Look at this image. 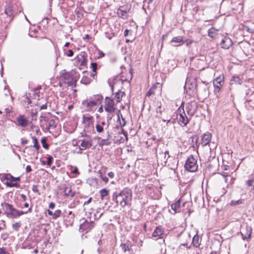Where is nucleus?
Returning <instances> with one entry per match:
<instances>
[{
	"instance_id": "obj_23",
	"label": "nucleus",
	"mask_w": 254,
	"mask_h": 254,
	"mask_svg": "<svg viewBox=\"0 0 254 254\" xmlns=\"http://www.w3.org/2000/svg\"><path fill=\"white\" fill-rule=\"evenodd\" d=\"M165 108H162L161 106V104H160L156 109V115L155 116L156 118L161 119L163 118L162 115L163 113H164Z\"/></svg>"
},
{
	"instance_id": "obj_13",
	"label": "nucleus",
	"mask_w": 254,
	"mask_h": 254,
	"mask_svg": "<svg viewBox=\"0 0 254 254\" xmlns=\"http://www.w3.org/2000/svg\"><path fill=\"white\" fill-rule=\"evenodd\" d=\"M252 233V228L251 226L247 225L245 229L241 232L243 240H247L249 241L251 238V235Z\"/></svg>"
},
{
	"instance_id": "obj_64",
	"label": "nucleus",
	"mask_w": 254,
	"mask_h": 254,
	"mask_svg": "<svg viewBox=\"0 0 254 254\" xmlns=\"http://www.w3.org/2000/svg\"><path fill=\"white\" fill-rule=\"evenodd\" d=\"M47 108V103H45L40 106V109L41 110L46 109Z\"/></svg>"
},
{
	"instance_id": "obj_17",
	"label": "nucleus",
	"mask_w": 254,
	"mask_h": 254,
	"mask_svg": "<svg viewBox=\"0 0 254 254\" xmlns=\"http://www.w3.org/2000/svg\"><path fill=\"white\" fill-rule=\"evenodd\" d=\"M212 138L210 133L207 132L203 134L201 138V144L203 146H206L209 144Z\"/></svg>"
},
{
	"instance_id": "obj_52",
	"label": "nucleus",
	"mask_w": 254,
	"mask_h": 254,
	"mask_svg": "<svg viewBox=\"0 0 254 254\" xmlns=\"http://www.w3.org/2000/svg\"><path fill=\"white\" fill-rule=\"evenodd\" d=\"M100 178L102 179V180L105 183H107L109 181L108 178L106 176H104L102 175V173H100Z\"/></svg>"
},
{
	"instance_id": "obj_47",
	"label": "nucleus",
	"mask_w": 254,
	"mask_h": 254,
	"mask_svg": "<svg viewBox=\"0 0 254 254\" xmlns=\"http://www.w3.org/2000/svg\"><path fill=\"white\" fill-rule=\"evenodd\" d=\"M21 225L19 222H16L12 224V228L15 231H18Z\"/></svg>"
},
{
	"instance_id": "obj_25",
	"label": "nucleus",
	"mask_w": 254,
	"mask_h": 254,
	"mask_svg": "<svg viewBox=\"0 0 254 254\" xmlns=\"http://www.w3.org/2000/svg\"><path fill=\"white\" fill-rule=\"evenodd\" d=\"M64 194L66 196H70L73 197L75 195V192L72 191V189L70 187H65L64 190Z\"/></svg>"
},
{
	"instance_id": "obj_59",
	"label": "nucleus",
	"mask_w": 254,
	"mask_h": 254,
	"mask_svg": "<svg viewBox=\"0 0 254 254\" xmlns=\"http://www.w3.org/2000/svg\"><path fill=\"white\" fill-rule=\"evenodd\" d=\"M254 181V179L249 180L247 182V185L249 186H252Z\"/></svg>"
},
{
	"instance_id": "obj_58",
	"label": "nucleus",
	"mask_w": 254,
	"mask_h": 254,
	"mask_svg": "<svg viewBox=\"0 0 254 254\" xmlns=\"http://www.w3.org/2000/svg\"><path fill=\"white\" fill-rule=\"evenodd\" d=\"M107 133H108V136H107V138L102 139V142L104 144H106V142L108 140L110 136L109 131H107Z\"/></svg>"
},
{
	"instance_id": "obj_16",
	"label": "nucleus",
	"mask_w": 254,
	"mask_h": 254,
	"mask_svg": "<svg viewBox=\"0 0 254 254\" xmlns=\"http://www.w3.org/2000/svg\"><path fill=\"white\" fill-rule=\"evenodd\" d=\"M94 227V224L92 220H90V222H88L85 220L84 223L80 225V228L85 231L86 232H88L91 230Z\"/></svg>"
},
{
	"instance_id": "obj_63",
	"label": "nucleus",
	"mask_w": 254,
	"mask_h": 254,
	"mask_svg": "<svg viewBox=\"0 0 254 254\" xmlns=\"http://www.w3.org/2000/svg\"><path fill=\"white\" fill-rule=\"evenodd\" d=\"M32 190L35 192H37L38 191L37 185H33L32 186Z\"/></svg>"
},
{
	"instance_id": "obj_49",
	"label": "nucleus",
	"mask_w": 254,
	"mask_h": 254,
	"mask_svg": "<svg viewBox=\"0 0 254 254\" xmlns=\"http://www.w3.org/2000/svg\"><path fill=\"white\" fill-rule=\"evenodd\" d=\"M5 227V221L3 220H0V230L4 229Z\"/></svg>"
},
{
	"instance_id": "obj_54",
	"label": "nucleus",
	"mask_w": 254,
	"mask_h": 254,
	"mask_svg": "<svg viewBox=\"0 0 254 254\" xmlns=\"http://www.w3.org/2000/svg\"><path fill=\"white\" fill-rule=\"evenodd\" d=\"M65 54L67 57H72L73 55V52L71 50H68L67 51L66 53H65Z\"/></svg>"
},
{
	"instance_id": "obj_33",
	"label": "nucleus",
	"mask_w": 254,
	"mask_h": 254,
	"mask_svg": "<svg viewBox=\"0 0 254 254\" xmlns=\"http://www.w3.org/2000/svg\"><path fill=\"white\" fill-rule=\"evenodd\" d=\"M91 100H92L95 103H96V106L98 104L101 103V101L103 99V96L101 95H94L93 97L90 98Z\"/></svg>"
},
{
	"instance_id": "obj_39",
	"label": "nucleus",
	"mask_w": 254,
	"mask_h": 254,
	"mask_svg": "<svg viewBox=\"0 0 254 254\" xmlns=\"http://www.w3.org/2000/svg\"><path fill=\"white\" fill-rule=\"evenodd\" d=\"M67 218L69 219L68 221V224L71 225L73 222L74 214L72 213L71 211H69L68 213Z\"/></svg>"
},
{
	"instance_id": "obj_46",
	"label": "nucleus",
	"mask_w": 254,
	"mask_h": 254,
	"mask_svg": "<svg viewBox=\"0 0 254 254\" xmlns=\"http://www.w3.org/2000/svg\"><path fill=\"white\" fill-rule=\"evenodd\" d=\"M71 168L72 169L71 170V173L73 174H75L76 175H79V172H78V170L77 167L76 166H71Z\"/></svg>"
},
{
	"instance_id": "obj_35",
	"label": "nucleus",
	"mask_w": 254,
	"mask_h": 254,
	"mask_svg": "<svg viewBox=\"0 0 254 254\" xmlns=\"http://www.w3.org/2000/svg\"><path fill=\"white\" fill-rule=\"evenodd\" d=\"M109 191L106 189H102L99 191L100 197L102 199L109 195Z\"/></svg>"
},
{
	"instance_id": "obj_20",
	"label": "nucleus",
	"mask_w": 254,
	"mask_h": 254,
	"mask_svg": "<svg viewBox=\"0 0 254 254\" xmlns=\"http://www.w3.org/2000/svg\"><path fill=\"white\" fill-rule=\"evenodd\" d=\"M17 121L18 123V124L22 127H25L28 125V122L23 116H20L17 117Z\"/></svg>"
},
{
	"instance_id": "obj_50",
	"label": "nucleus",
	"mask_w": 254,
	"mask_h": 254,
	"mask_svg": "<svg viewBox=\"0 0 254 254\" xmlns=\"http://www.w3.org/2000/svg\"><path fill=\"white\" fill-rule=\"evenodd\" d=\"M53 157L52 156H49L47 158V164L50 166L52 163Z\"/></svg>"
},
{
	"instance_id": "obj_4",
	"label": "nucleus",
	"mask_w": 254,
	"mask_h": 254,
	"mask_svg": "<svg viewBox=\"0 0 254 254\" xmlns=\"http://www.w3.org/2000/svg\"><path fill=\"white\" fill-rule=\"evenodd\" d=\"M82 123L84 125V130L90 133L93 132L94 131L93 117L91 116H85L84 115L82 116Z\"/></svg>"
},
{
	"instance_id": "obj_21",
	"label": "nucleus",
	"mask_w": 254,
	"mask_h": 254,
	"mask_svg": "<svg viewBox=\"0 0 254 254\" xmlns=\"http://www.w3.org/2000/svg\"><path fill=\"white\" fill-rule=\"evenodd\" d=\"M120 247L124 252H129L131 248V245L130 243L128 241L125 243H122L120 245Z\"/></svg>"
},
{
	"instance_id": "obj_28",
	"label": "nucleus",
	"mask_w": 254,
	"mask_h": 254,
	"mask_svg": "<svg viewBox=\"0 0 254 254\" xmlns=\"http://www.w3.org/2000/svg\"><path fill=\"white\" fill-rule=\"evenodd\" d=\"M222 83L213 81V85L214 87V93L215 95H217V94L219 93L222 87Z\"/></svg>"
},
{
	"instance_id": "obj_34",
	"label": "nucleus",
	"mask_w": 254,
	"mask_h": 254,
	"mask_svg": "<svg viewBox=\"0 0 254 254\" xmlns=\"http://www.w3.org/2000/svg\"><path fill=\"white\" fill-rule=\"evenodd\" d=\"M101 209L99 208L96 210L95 212H94V219L98 220L103 214V212H101Z\"/></svg>"
},
{
	"instance_id": "obj_14",
	"label": "nucleus",
	"mask_w": 254,
	"mask_h": 254,
	"mask_svg": "<svg viewBox=\"0 0 254 254\" xmlns=\"http://www.w3.org/2000/svg\"><path fill=\"white\" fill-rule=\"evenodd\" d=\"M232 45V40L227 36L222 39L220 43L221 47L224 49H228Z\"/></svg>"
},
{
	"instance_id": "obj_60",
	"label": "nucleus",
	"mask_w": 254,
	"mask_h": 254,
	"mask_svg": "<svg viewBox=\"0 0 254 254\" xmlns=\"http://www.w3.org/2000/svg\"><path fill=\"white\" fill-rule=\"evenodd\" d=\"M100 125H101L103 127V126H106V128H108L109 126L110 123L108 122V123H106L105 121H103L101 122Z\"/></svg>"
},
{
	"instance_id": "obj_43",
	"label": "nucleus",
	"mask_w": 254,
	"mask_h": 254,
	"mask_svg": "<svg viewBox=\"0 0 254 254\" xmlns=\"http://www.w3.org/2000/svg\"><path fill=\"white\" fill-rule=\"evenodd\" d=\"M224 76L222 75V76H219L218 77H217V78H216L213 81L214 82H217L218 83H222L223 84L224 83Z\"/></svg>"
},
{
	"instance_id": "obj_3",
	"label": "nucleus",
	"mask_w": 254,
	"mask_h": 254,
	"mask_svg": "<svg viewBox=\"0 0 254 254\" xmlns=\"http://www.w3.org/2000/svg\"><path fill=\"white\" fill-rule=\"evenodd\" d=\"M197 86L196 78L187 77L184 88L186 91L187 94L191 95V94H195L197 93Z\"/></svg>"
},
{
	"instance_id": "obj_9",
	"label": "nucleus",
	"mask_w": 254,
	"mask_h": 254,
	"mask_svg": "<svg viewBox=\"0 0 254 254\" xmlns=\"http://www.w3.org/2000/svg\"><path fill=\"white\" fill-rule=\"evenodd\" d=\"M130 9V7L127 5L121 6L117 9V11L118 17L124 19H127L128 18V12L129 11Z\"/></svg>"
},
{
	"instance_id": "obj_22",
	"label": "nucleus",
	"mask_w": 254,
	"mask_h": 254,
	"mask_svg": "<svg viewBox=\"0 0 254 254\" xmlns=\"http://www.w3.org/2000/svg\"><path fill=\"white\" fill-rule=\"evenodd\" d=\"M73 71L70 72H66L65 70L62 71L61 74L62 78L65 81V80H70L72 76Z\"/></svg>"
},
{
	"instance_id": "obj_30",
	"label": "nucleus",
	"mask_w": 254,
	"mask_h": 254,
	"mask_svg": "<svg viewBox=\"0 0 254 254\" xmlns=\"http://www.w3.org/2000/svg\"><path fill=\"white\" fill-rule=\"evenodd\" d=\"M48 123V125L46 126V129L49 130L50 128H55L57 125L56 124L55 121L54 119L49 118Z\"/></svg>"
},
{
	"instance_id": "obj_19",
	"label": "nucleus",
	"mask_w": 254,
	"mask_h": 254,
	"mask_svg": "<svg viewBox=\"0 0 254 254\" xmlns=\"http://www.w3.org/2000/svg\"><path fill=\"white\" fill-rule=\"evenodd\" d=\"M181 199H178L176 202L171 205V208L174 211V214L180 211L181 208Z\"/></svg>"
},
{
	"instance_id": "obj_12",
	"label": "nucleus",
	"mask_w": 254,
	"mask_h": 254,
	"mask_svg": "<svg viewBox=\"0 0 254 254\" xmlns=\"http://www.w3.org/2000/svg\"><path fill=\"white\" fill-rule=\"evenodd\" d=\"M82 106L85 111H91L93 108L96 106V103L91 100V99H87L83 100L82 102Z\"/></svg>"
},
{
	"instance_id": "obj_32",
	"label": "nucleus",
	"mask_w": 254,
	"mask_h": 254,
	"mask_svg": "<svg viewBox=\"0 0 254 254\" xmlns=\"http://www.w3.org/2000/svg\"><path fill=\"white\" fill-rule=\"evenodd\" d=\"M217 30L212 27L208 30V36L212 39H214L217 35Z\"/></svg>"
},
{
	"instance_id": "obj_40",
	"label": "nucleus",
	"mask_w": 254,
	"mask_h": 254,
	"mask_svg": "<svg viewBox=\"0 0 254 254\" xmlns=\"http://www.w3.org/2000/svg\"><path fill=\"white\" fill-rule=\"evenodd\" d=\"M79 78V74L76 73L75 71H73L72 76H71V79L73 81V82L76 83Z\"/></svg>"
},
{
	"instance_id": "obj_61",
	"label": "nucleus",
	"mask_w": 254,
	"mask_h": 254,
	"mask_svg": "<svg viewBox=\"0 0 254 254\" xmlns=\"http://www.w3.org/2000/svg\"><path fill=\"white\" fill-rule=\"evenodd\" d=\"M98 54H99L98 59H100V58L104 57V56H105V54L102 51H99Z\"/></svg>"
},
{
	"instance_id": "obj_8",
	"label": "nucleus",
	"mask_w": 254,
	"mask_h": 254,
	"mask_svg": "<svg viewBox=\"0 0 254 254\" xmlns=\"http://www.w3.org/2000/svg\"><path fill=\"white\" fill-rule=\"evenodd\" d=\"M184 104V103H182L181 106L178 109L179 110L182 107L183 112L182 113H180L178 119L179 124L182 127L186 126L190 120V118L188 117L185 113Z\"/></svg>"
},
{
	"instance_id": "obj_26",
	"label": "nucleus",
	"mask_w": 254,
	"mask_h": 254,
	"mask_svg": "<svg viewBox=\"0 0 254 254\" xmlns=\"http://www.w3.org/2000/svg\"><path fill=\"white\" fill-rule=\"evenodd\" d=\"M161 86L159 83L155 84L151 88L149 89L146 93V96L150 97L151 95L154 94L155 93V90L157 87H160Z\"/></svg>"
},
{
	"instance_id": "obj_44",
	"label": "nucleus",
	"mask_w": 254,
	"mask_h": 254,
	"mask_svg": "<svg viewBox=\"0 0 254 254\" xmlns=\"http://www.w3.org/2000/svg\"><path fill=\"white\" fill-rule=\"evenodd\" d=\"M62 213V212L60 210L58 209L57 210L54 212L53 213V219H56L58 217H60L61 214Z\"/></svg>"
},
{
	"instance_id": "obj_31",
	"label": "nucleus",
	"mask_w": 254,
	"mask_h": 254,
	"mask_svg": "<svg viewBox=\"0 0 254 254\" xmlns=\"http://www.w3.org/2000/svg\"><path fill=\"white\" fill-rule=\"evenodd\" d=\"M242 82V80L239 76H234L232 77V79H231L230 84L231 85L233 84L241 85Z\"/></svg>"
},
{
	"instance_id": "obj_36",
	"label": "nucleus",
	"mask_w": 254,
	"mask_h": 254,
	"mask_svg": "<svg viewBox=\"0 0 254 254\" xmlns=\"http://www.w3.org/2000/svg\"><path fill=\"white\" fill-rule=\"evenodd\" d=\"M161 120L164 122H166V125H168L169 123H174L175 122V119L172 120L171 116H167L166 118H162Z\"/></svg>"
},
{
	"instance_id": "obj_6",
	"label": "nucleus",
	"mask_w": 254,
	"mask_h": 254,
	"mask_svg": "<svg viewBox=\"0 0 254 254\" xmlns=\"http://www.w3.org/2000/svg\"><path fill=\"white\" fill-rule=\"evenodd\" d=\"M1 179L3 181H6L4 184L7 187L16 188L20 187V184L17 182H15L14 177L10 174H4Z\"/></svg>"
},
{
	"instance_id": "obj_37",
	"label": "nucleus",
	"mask_w": 254,
	"mask_h": 254,
	"mask_svg": "<svg viewBox=\"0 0 254 254\" xmlns=\"http://www.w3.org/2000/svg\"><path fill=\"white\" fill-rule=\"evenodd\" d=\"M91 81L92 80L90 79V78L87 76H83L80 81V82L82 84L88 85L91 82Z\"/></svg>"
},
{
	"instance_id": "obj_57",
	"label": "nucleus",
	"mask_w": 254,
	"mask_h": 254,
	"mask_svg": "<svg viewBox=\"0 0 254 254\" xmlns=\"http://www.w3.org/2000/svg\"><path fill=\"white\" fill-rule=\"evenodd\" d=\"M0 254H10L8 252L5 251L3 248H0Z\"/></svg>"
},
{
	"instance_id": "obj_15",
	"label": "nucleus",
	"mask_w": 254,
	"mask_h": 254,
	"mask_svg": "<svg viewBox=\"0 0 254 254\" xmlns=\"http://www.w3.org/2000/svg\"><path fill=\"white\" fill-rule=\"evenodd\" d=\"M16 6L15 5H12L11 4H6L5 8V12L6 14L9 17L13 16L17 13L16 11Z\"/></svg>"
},
{
	"instance_id": "obj_27",
	"label": "nucleus",
	"mask_w": 254,
	"mask_h": 254,
	"mask_svg": "<svg viewBox=\"0 0 254 254\" xmlns=\"http://www.w3.org/2000/svg\"><path fill=\"white\" fill-rule=\"evenodd\" d=\"M125 95V93L124 92H121L120 90H119L115 94V99L116 100L117 102H120L122 100V97Z\"/></svg>"
},
{
	"instance_id": "obj_18",
	"label": "nucleus",
	"mask_w": 254,
	"mask_h": 254,
	"mask_svg": "<svg viewBox=\"0 0 254 254\" xmlns=\"http://www.w3.org/2000/svg\"><path fill=\"white\" fill-rule=\"evenodd\" d=\"M163 232V230L161 228L157 227L152 233V237L155 238L156 240L160 239L162 238Z\"/></svg>"
},
{
	"instance_id": "obj_24",
	"label": "nucleus",
	"mask_w": 254,
	"mask_h": 254,
	"mask_svg": "<svg viewBox=\"0 0 254 254\" xmlns=\"http://www.w3.org/2000/svg\"><path fill=\"white\" fill-rule=\"evenodd\" d=\"M192 244L194 247L197 248L200 245V237L198 235V234H195L193 238L192 241Z\"/></svg>"
},
{
	"instance_id": "obj_5",
	"label": "nucleus",
	"mask_w": 254,
	"mask_h": 254,
	"mask_svg": "<svg viewBox=\"0 0 254 254\" xmlns=\"http://www.w3.org/2000/svg\"><path fill=\"white\" fill-rule=\"evenodd\" d=\"M185 167L186 170L194 172H195L198 168V166L196 163V160L193 157V156H190L187 160Z\"/></svg>"
},
{
	"instance_id": "obj_10",
	"label": "nucleus",
	"mask_w": 254,
	"mask_h": 254,
	"mask_svg": "<svg viewBox=\"0 0 254 254\" xmlns=\"http://www.w3.org/2000/svg\"><path fill=\"white\" fill-rule=\"evenodd\" d=\"M105 104L104 106L105 110L109 113H113L115 112L116 108L115 107V102L113 99L108 97L105 98Z\"/></svg>"
},
{
	"instance_id": "obj_51",
	"label": "nucleus",
	"mask_w": 254,
	"mask_h": 254,
	"mask_svg": "<svg viewBox=\"0 0 254 254\" xmlns=\"http://www.w3.org/2000/svg\"><path fill=\"white\" fill-rule=\"evenodd\" d=\"M87 133H90L89 132H86L85 131V130H83L82 132H81V137H85V138L88 137H91L90 135H88Z\"/></svg>"
},
{
	"instance_id": "obj_2",
	"label": "nucleus",
	"mask_w": 254,
	"mask_h": 254,
	"mask_svg": "<svg viewBox=\"0 0 254 254\" xmlns=\"http://www.w3.org/2000/svg\"><path fill=\"white\" fill-rule=\"evenodd\" d=\"M4 214L8 217L17 218L20 216L26 214L28 212L31 211V208H30L27 211H23L16 209L13 205L9 203L3 202L0 204Z\"/></svg>"
},
{
	"instance_id": "obj_1",
	"label": "nucleus",
	"mask_w": 254,
	"mask_h": 254,
	"mask_svg": "<svg viewBox=\"0 0 254 254\" xmlns=\"http://www.w3.org/2000/svg\"><path fill=\"white\" fill-rule=\"evenodd\" d=\"M132 199V191L131 189L128 187L113 193L112 200L116 203V206L120 205L122 208L130 206Z\"/></svg>"
},
{
	"instance_id": "obj_48",
	"label": "nucleus",
	"mask_w": 254,
	"mask_h": 254,
	"mask_svg": "<svg viewBox=\"0 0 254 254\" xmlns=\"http://www.w3.org/2000/svg\"><path fill=\"white\" fill-rule=\"evenodd\" d=\"M91 67L92 69V71L94 72H95L96 71V70L97 69V64L96 63H92L91 64Z\"/></svg>"
},
{
	"instance_id": "obj_53",
	"label": "nucleus",
	"mask_w": 254,
	"mask_h": 254,
	"mask_svg": "<svg viewBox=\"0 0 254 254\" xmlns=\"http://www.w3.org/2000/svg\"><path fill=\"white\" fill-rule=\"evenodd\" d=\"M68 81L66 82V83L69 86L75 85L76 84L73 81L70 79V80H68ZM65 82V81H64Z\"/></svg>"
},
{
	"instance_id": "obj_41",
	"label": "nucleus",
	"mask_w": 254,
	"mask_h": 254,
	"mask_svg": "<svg viewBox=\"0 0 254 254\" xmlns=\"http://www.w3.org/2000/svg\"><path fill=\"white\" fill-rule=\"evenodd\" d=\"M41 143L42 144L43 147L44 148L46 149H48L49 148V145L48 143H47V138L46 137L43 138L41 139Z\"/></svg>"
},
{
	"instance_id": "obj_38",
	"label": "nucleus",
	"mask_w": 254,
	"mask_h": 254,
	"mask_svg": "<svg viewBox=\"0 0 254 254\" xmlns=\"http://www.w3.org/2000/svg\"><path fill=\"white\" fill-rule=\"evenodd\" d=\"M171 42H174L177 43H184V40L183 37L181 36L173 37L171 40Z\"/></svg>"
},
{
	"instance_id": "obj_55",
	"label": "nucleus",
	"mask_w": 254,
	"mask_h": 254,
	"mask_svg": "<svg viewBox=\"0 0 254 254\" xmlns=\"http://www.w3.org/2000/svg\"><path fill=\"white\" fill-rule=\"evenodd\" d=\"M31 138L33 140V143H34L33 146H36V145H37L39 144L38 139H37V138L35 136H32Z\"/></svg>"
},
{
	"instance_id": "obj_11",
	"label": "nucleus",
	"mask_w": 254,
	"mask_h": 254,
	"mask_svg": "<svg viewBox=\"0 0 254 254\" xmlns=\"http://www.w3.org/2000/svg\"><path fill=\"white\" fill-rule=\"evenodd\" d=\"M79 141H81V143L79 145V150L80 151L89 149L92 145V139L91 137H88V138L79 140Z\"/></svg>"
},
{
	"instance_id": "obj_42",
	"label": "nucleus",
	"mask_w": 254,
	"mask_h": 254,
	"mask_svg": "<svg viewBox=\"0 0 254 254\" xmlns=\"http://www.w3.org/2000/svg\"><path fill=\"white\" fill-rule=\"evenodd\" d=\"M96 130L98 133H101L104 130L103 127L100 125V124L98 123L96 124L95 126Z\"/></svg>"
},
{
	"instance_id": "obj_62",
	"label": "nucleus",
	"mask_w": 254,
	"mask_h": 254,
	"mask_svg": "<svg viewBox=\"0 0 254 254\" xmlns=\"http://www.w3.org/2000/svg\"><path fill=\"white\" fill-rule=\"evenodd\" d=\"M32 171V169L30 165H27L26 167V172L27 173H29Z\"/></svg>"
},
{
	"instance_id": "obj_56",
	"label": "nucleus",
	"mask_w": 254,
	"mask_h": 254,
	"mask_svg": "<svg viewBox=\"0 0 254 254\" xmlns=\"http://www.w3.org/2000/svg\"><path fill=\"white\" fill-rule=\"evenodd\" d=\"M108 84L109 85V86H110L111 87V91H112V94H113V91H114V85L112 83V82L110 81V79L108 80Z\"/></svg>"
},
{
	"instance_id": "obj_45",
	"label": "nucleus",
	"mask_w": 254,
	"mask_h": 254,
	"mask_svg": "<svg viewBox=\"0 0 254 254\" xmlns=\"http://www.w3.org/2000/svg\"><path fill=\"white\" fill-rule=\"evenodd\" d=\"M242 203V200L241 199H239L238 200H232L230 202V205L235 206L236 205H239Z\"/></svg>"
},
{
	"instance_id": "obj_7",
	"label": "nucleus",
	"mask_w": 254,
	"mask_h": 254,
	"mask_svg": "<svg viewBox=\"0 0 254 254\" xmlns=\"http://www.w3.org/2000/svg\"><path fill=\"white\" fill-rule=\"evenodd\" d=\"M198 108V104L195 101L189 102L187 104L186 110L190 117H192L196 113Z\"/></svg>"
},
{
	"instance_id": "obj_29",
	"label": "nucleus",
	"mask_w": 254,
	"mask_h": 254,
	"mask_svg": "<svg viewBox=\"0 0 254 254\" xmlns=\"http://www.w3.org/2000/svg\"><path fill=\"white\" fill-rule=\"evenodd\" d=\"M49 118L44 117L43 116H41L40 118V122L41 124V127H45L46 128V126L48 124Z\"/></svg>"
}]
</instances>
